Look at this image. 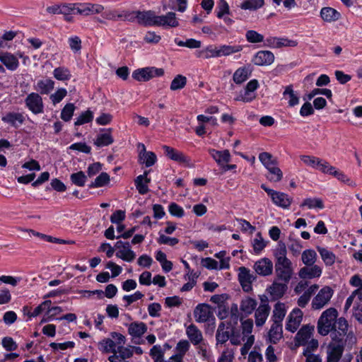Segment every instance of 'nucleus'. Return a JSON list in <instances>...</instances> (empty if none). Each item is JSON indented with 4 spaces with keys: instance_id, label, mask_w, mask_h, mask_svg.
<instances>
[{
    "instance_id": "nucleus-42",
    "label": "nucleus",
    "mask_w": 362,
    "mask_h": 362,
    "mask_svg": "<svg viewBox=\"0 0 362 362\" xmlns=\"http://www.w3.org/2000/svg\"><path fill=\"white\" fill-rule=\"evenodd\" d=\"M308 207L310 209H322L324 208V204L320 198H307L305 199L303 202L300 204V207Z\"/></svg>"
},
{
    "instance_id": "nucleus-5",
    "label": "nucleus",
    "mask_w": 362,
    "mask_h": 362,
    "mask_svg": "<svg viewBox=\"0 0 362 362\" xmlns=\"http://www.w3.org/2000/svg\"><path fill=\"white\" fill-rule=\"evenodd\" d=\"M110 337L111 338L103 339L100 342V345L105 352L113 354L121 345L125 344L126 337L123 334L115 332H111Z\"/></svg>"
},
{
    "instance_id": "nucleus-24",
    "label": "nucleus",
    "mask_w": 362,
    "mask_h": 362,
    "mask_svg": "<svg viewBox=\"0 0 362 362\" xmlns=\"http://www.w3.org/2000/svg\"><path fill=\"white\" fill-rule=\"evenodd\" d=\"M257 301L250 296L243 298L240 303V310L242 315L247 317L257 309Z\"/></svg>"
},
{
    "instance_id": "nucleus-18",
    "label": "nucleus",
    "mask_w": 362,
    "mask_h": 362,
    "mask_svg": "<svg viewBox=\"0 0 362 362\" xmlns=\"http://www.w3.org/2000/svg\"><path fill=\"white\" fill-rule=\"evenodd\" d=\"M133 356V349L131 346L121 345L112 355L108 357L110 362H127L126 360Z\"/></svg>"
},
{
    "instance_id": "nucleus-41",
    "label": "nucleus",
    "mask_w": 362,
    "mask_h": 362,
    "mask_svg": "<svg viewBox=\"0 0 362 362\" xmlns=\"http://www.w3.org/2000/svg\"><path fill=\"white\" fill-rule=\"evenodd\" d=\"M259 159L262 165L267 168L269 169L275 165H277L278 161L276 158H274L273 156L268 152H263L259 153Z\"/></svg>"
},
{
    "instance_id": "nucleus-51",
    "label": "nucleus",
    "mask_w": 362,
    "mask_h": 362,
    "mask_svg": "<svg viewBox=\"0 0 362 362\" xmlns=\"http://www.w3.org/2000/svg\"><path fill=\"white\" fill-rule=\"evenodd\" d=\"M71 182L78 187H83L86 182L87 177L83 171L72 173L70 176Z\"/></svg>"
},
{
    "instance_id": "nucleus-22",
    "label": "nucleus",
    "mask_w": 362,
    "mask_h": 362,
    "mask_svg": "<svg viewBox=\"0 0 362 362\" xmlns=\"http://www.w3.org/2000/svg\"><path fill=\"white\" fill-rule=\"evenodd\" d=\"M274 54L268 50H261L256 53L252 62L257 66H269L274 61Z\"/></svg>"
},
{
    "instance_id": "nucleus-62",
    "label": "nucleus",
    "mask_w": 362,
    "mask_h": 362,
    "mask_svg": "<svg viewBox=\"0 0 362 362\" xmlns=\"http://www.w3.org/2000/svg\"><path fill=\"white\" fill-rule=\"evenodd\" d=\"M332 175H334L341 182L346 183L349 186L356 187V185L355 182L352 181L347 175H346L343 172L340 170L335 169Z\"/></svg>"
},
{
    "instance_id": "nucleus-47",
    "label": "nucleus",
    "mask_w": 362,
    "mask_h": 362,
    "mask_svg": "<svg viewBox=\"0 0 362 362\" xmlns=\"http://www.w3.org/2000/svg\"><path fill=\"white\" fill-rule=\"evenodd\" d=\"M204 59L221 57L219 46L209 45L201 52Z\"/></svg>"
},
{
    "instance_id": "nucleus-63",
    "label": "nucleus",
    "mask_w": 362,
    "mask_h": 362,
    "mask_svg": "<svg viewBox=\"0 0 362 362\" xmlns=\"http://www.w3.org/2000/svg\"><path fill=\"white\" fill-rule=\"evenodd\" d=\"M3 347L7 351H13L17 349L18 344L16 343V341L13 339V338L9 337H6L2 339L1 341Z\"/></svg>"
},
{
    "instance_id": "nucleus-35",
    "label": "nucleus",
    "mask_w": 362,
    "mask_h": 362,
    "mask_svg": "<svg viewBox=\"0 0 362 362\" xmlns=\"http://www.w3.org/2000/svg\"><path fill=\"white\" fill-rule=\"evenodd\" d=\"M25 118L22 113L8 112L2 117V121L17 127L24 122Z\"/></svg>"
},
{
    "instance_id": "nucleus-10",
    "label": "nucleus",
    "mask_w": 362,
    "mask_h": 362,
    "mask_svg": "<svg viewBox=\"0 0 362 362\" xmlns=\"http://www.w3.org/2000/svg\"><path fill=\"white\" fill-rule=\"evenodd\" d=\"M345 346L347 345L331 340L327 348V362H339Z\"/></svg>"
},
{
    "instance_id": "nucleus-48",
    "label": "nucleus",
    "mask_w": 362,
    "mask_h": 362,
    "mask_svg": "<svg viewBox=\"0 0 362 362\" xmlns=\"http://www.w3.org/2000/svg\"><path fill=\"white\" fill-rule=\"evenodd\" d=\"M187 84V78L181 74L177 75L172 81L170 88L175 91L182 89Z\"/></svg>"
},
{
    "instance_id": "nucleus-13",
    "label": "nucleus",
    "mask_w": 362,
    "mask_h": 362,
    "mask_svg": "<svg viewBox=\"0 0 362 362\" xmlns=\"http://www.w3.org/2000/svg\"><path fill=\"white\" fill-rule=\"evenodd\" d=\"M271 312V307L267 301H262L255 310V322L257 327H262L266 322Z\"/></svg>"
},
{
    "instance_id": "nucleus-54",
    "label": "nucleus",
    "mask_w": 362,
    "mask_h": 362,
    "mask_svg": "<svg viewBox=\"0 0 362 362\" xmlns=\"http://www.w3.org/2000/svg\"><path fill=\"white\" fill-rule=\"evenodd\" d=\"M93 119V112L88 110L82 112L74 122L75 126H80L86 123L91 122Z\"/></svg>"
},
{
    "instance_id": "nucleus-49",
    "label": "nucleus",
    "mask_w": 362,
    "mask_h": 362,
    "mask_svg": "<svg viewBox=\"0 0 362 362\" xmlns=\"http://www.w3.org/2000/svg\"><path fill=\"white\" fill-rule=\"evenodd\" d=\"M110 182V176L106 173H101L89 185L90 188H98L103 187Z\"/></svg>"
},
{
    "instance_id": "nucleus-25",
    "label": "nucleus",
    "mask_w": 362,
    "mask_h": 362,
    "mask_svg": "<svg viewBox=\"0 0 362 362\" xmlns=\"http://www.w3.org/2000/svg\"><path fill=\"white\" fill-rule=\"evenodd\" d=\"M195 320L197 322H206L213 315L210 306L207 304H199L194 310Z\"/></svg>"
},
{
    "instance_id": "nucleus-20",
    "label": "nucleus",
    "mask_w": 362,
    "mask_h": 362,
    "mask_svg": "<svg viewBox=\"0 0 362 362\" xmlns=\"http://www.w3.org/2000/svg\"><path fill=\"white\" fill-rule=\"evenodd\" d=\"M314 329L313 325H303L295 337L296 344L298 346H305L308 341L313 337Z\"/></svg>"
},
{
    "instance_id": "nucleus-37",
    "label": "nucleus",
    "mask_w": 362,
    "mask_h": 362,
    "mask_svg": "<svg viewBox=\"0 0 362 362\" xmlns=\"http://www.w3.org/2000/svg\"><path fill=\"white\" fill-rule=\"evenodd\" d=\"M283 98L288 100L290 107H293L299 103V97L293 90L292 85L285 87L283 92Z\"/></svg>"
},
{
    "instance_id": "nucleus-30",
    "label": "nucleus",
    "mask_w": 362,
    "mask_h": 362,
    "mask_svg": "<svg viewBox=\"0 0 362 362\" xmlns=\"http://www.w3.org/2000/svg\"><path fill=\"white\" fill-rule=\"evenodd\" d=\"M186 334L189 338V341L194 346L199 345L203 341V335L202 332L198 327L192 324L189 325L186 329Z\"/></svg>"
},
{
    "instance_id": "nucleus-7",
    "label": "nucleus",
    "mask_w": 362,
    "mask_h": 362,
    "mask_svg": "<svg viewBox=\"0 0 362 362\" xmlns=\"http://www.w3.org/2000/svg\"><path fill=\"white\" fill-rule=\"evenodd\" d=\"M334 291L327 286L322 288L312 300V308L314 310H320L326 306L330 301Z\"/></svg>"
},
{
    "instance_id": "nucleus-56",
    "label": "nucleus",
    "mask_w": 362,
    "mask_h": 362,
    "mask_svg": "<svg viewBox=\"0 0 362 362\" xmlns=\"http://www.w3.org/2000/svg\"><path fill=\"white\" fill-rule=\"evenodd\" d=\"M230 13L229 5L226 0H219L217 6V17L222 18L226 14Z\"/></svg>"
},
{
    "instance_id": "nucleus-8",
    "label": "nucleus",
    "mask_w": 362,
    "mask_h": 362,
    "mask_svg": "<svg viewBox=\"0 0 362 362\" xmlns=\"http://www.w3.org/2000/svg\"><path fill=\"white\" fill-rule=\"evenodd\" d=\"M163 149L164 150L165 155L170 160L177 162L180 164L183 165L187 168L194 167L190 158L186 156L182 151H180L174 148L168 146H163Z\"/></svg>"
},
{
    "instance_id": "nucleus-50",
    "label": "nucleus",
    "mask_w": 362,
    "mask_h": 362,
    "mask_svg": "<svg viewBox=\"0 0 362 362\" xmlns=\"http://www.w3.org/2000/svg\"><path fill=\"white\" fill-rule=\"evenodd\" d=\"M150 356L154 362H168L163 359L164 350L160 345H154L150 350Z\"/></svg>"
},
{
    "instance_id": "nucleus-46",
    "label": "nucleus",
    "mask_w": 362,
    "mask_h": 362,
    "mask_svg": "<svg viewBox=\"0 0 362 362\" xmlns=\"http://www.w3.org/2000/svg\"><path fill=\"white\" fill-rule=\"evenodd\" d=\"M221 57H227L232 54L240 52L243 49L241 45H222L219 46Z\"/></svg>"
},
{
    "instance_id": "nucleus-11",
    "label": "nucleus",
    "mask_w": 362,
    "mask_h": 362,
    "mask_svg": "<svg viewBox=\"0 0 362 362\" xmlns=\"http://www.w3.org/2000/svg\"><path fill=\"white\" fill-rule=\"evenodd\" d=\"M148 327L143 322H134L128 326V333L132 336V341L140 344L143 341L141 337L147 332Z\"/></svg>"
},
{
    "instance_id": "nucleus-34",
    "label": "nucleus",
    "mask_w": 362,
    "mask_h": 362,
    "mask_svg": "<svg viewBox=\"0 0 362 362\" xmlns=\"http://www.w3.org/2000/svg\"><path fill=\"white\" fill-rule=\"evenodd\" d=\"M286 314V305L281 302H277L272 311V321L273 322L281 323Z\"/></svg>"
},
{
    "instance_id": "nucleus-39",
    "label": "nucleus",
    "mask_w": 362,
    "mask_h": 362,
    "mask_svg": "<svg viewBox=\"0 0 362 362\" xmlns=\"http://www.w3.org/2000/svg\"><path fill=\"white\" fill-rule=\"evenodd\" d=\"M113 141L114 139L111 135L110 129H108L107 132L98 134L94 144L100 147L110 145Z\"/></svg>"
},
{
    "instance_id": "nucleus-21",
    "label": "nucleus",
    "mask_w": 362,
    "mask_h": 362,
    "mask_svg": "<svg viewBox=\"0 0 362 362\" xmlns=\"http://www.w3.org/2000/svg\"><path fill=\"white\" fill-rule=\"evenodd\" d=\"M322 273L321 267L317 264L313 266H305L300 269L298 276L302 279H313L319 278Z\"/></svg>"
},
{
    "instance_id": "nucleus-9",
    "label": "nucleus",
    "mask_w": 362,
    "mask_h": 362,
    "mask_svg": "<svg viewBox=\"0 0 362 362\" xmlns=\"http://www.w3.org/2000/svg\"><path fill=\"white\" fill-rule=\"evenodd\" d=\"M261 187L270 196L273 203L276 206L287 209L291 204L292 199L288 194L269 189L265 185H262Z\"/></svg>"
},
{
    "instance_id": "nucleus-2",
    "label": "nucleus",
    "mask_w": 362,
    "mask_h": 362,
    "mask_svg": "<svg viewBox=\"0 0 362 362\" xmlns=\"http://www.w3.org/2000/svg\"><path fill=\"white\" fill-rule=\"evenodd\" d=\"M337 310L330 308L325 310L317 321V332L322 336H327L334 328L337 321Z\"/></svg>"
},
{
    "instance_id": "nucleus-23",
    "label": "nucleus",
    "mask_w": 362,
    "mask_h": 362,
    "mask_svg": "<svg viewBox=\"0 0 362 362\" xmlns=\"http://www.w3.org/2000/svg\"><path fill=\"white\" fill-rule=\"evenodd\" d=\"M156 26L164 28H176L179 26V21L174 12H168L165 15L157 16Z\"/></svg>"
},
{
    "instance_id": "nucleus-57",
    "label": "nucleus",
    "mask_w": 362,
    "mask_h": 362,
    "mask_svg": "<svg viewBox=\"0 0 362 362\" xmlns=\"http://www.w3.org/2000/svg\"><path fill=\"white\" fill-rule=\"evenodd\" d=\"M241 320V329H242V334H243L244 337H249L248 335L251 334L252 329H253V325L254 322L252 319H246L245 320Z\"/></svg>"
},
{
    "instance_id": "nucleus-45",
    "label": "nucleus",
    "mask_w": 362,
    "mask_h": 362,
    "mask_svg": "<svg viewBox=\"0 0 362 362\" xmlns=\"http://www.w3.org/2000/svg\"><path fill=\"white\" fill-rule=\"evenodd\" d=\"M54 77L59 81H68L71 78V71L68 68L59 66L54 69Z\"/></svg>"
},
{
    "instance_id": "nucleus-6",
    "label": "nucleus",
    "mask_w": 362,
    "mask_h": 362,
    "mask_svg": "<svg viewBox=\"0 0 362 362\" xmlns=\"http://www.w3.org/2000/svg\"><path fill=\"white\" fill-rule=\"evenodd\" d=\"M25 106L34 115L44 112V103L42 96L36 92L29 93L25 98Z\"/></svg>"
},
{
    "instance_id": "nucleus-52",
    "label": "nucleus",
    "mask_w": 362,
    "mask_h": 362,
    "mask_svg": "<svg viewBox=\"0 0 362 362\" xmlns=\"http://www.w3.org/2000/svg\"><path fill=\"white\" fill-rule=\"evenodd\" d=\"M300 160L307 166L311 167L314 169H317L318 164H320V158L308 155L300 156Z\"/></svg>"
},
{
    "instance_id": "nucleus-43",
    "label": "nucleus",
    "mask_w": 362,
    "mask_h": 362,
    "mask_svg": "<svg viewBox=\"0 0 362 362\" xmlns=\"http://www.w3.org/2000/svg\"><path fill=\"white\" fill-rule=\"evenodd\" d=\"M264 4V0H244L239 6L243 10L255 11L262 8Z\"/></svg>"
},
{
    "instance_id": "nucleus-33",
    "label": "nucleus",
    "mask_w": 362,
    "mask_h": 362,
    "mask_svg": "<svg viewBox=\"0 0 362 362\" xmlns=\"http://www.w3.org/2000/svg\"><path fill=\"white\" fill-rule=\"evenodd\" d=\"M268 337L270 342L276 344L283 337L282 323L273 322L268 332Z\"/></svg>"
},
{
    "instance_id": "nucleus-53",
    "label": "nucleus",
    "mask_w": 362,
    "mask_h": 362,
    "mask_svg": "<svg viewBox=\"0 0 362 362\" xmlns=\"http://www.w3.org/2000/svg\"><path fill=\"white\" fill-rule=\"evenodd\" d=\"M75 106L73 103L66 104L61 112V118L64 122H69L71 120L75 110Z\"/></svg>"
},
{
    "instance_id": "nucleus-59",
    "label": "nucleus",
    "mask_w": 362,
    "mask_h": 362,
    "mask_svg": "<svg viewBox=\"0 0 362 362\" xmlns=\"http://www.w3.org/2000/svg\"><path fill=\"white\" fill-rule=\"evenodd\" d=\"M245 37L247 40L251 43H257L264 41V36L252 30L247 31Z\"/></svg>"
},
{
    "instance_id": "nucleus-29",
    "label": "nucleus",
    "mask_w": 362,
    "mask_h": 362,
    "mask_svg": "<svg viewBox=\"0 0 362 362\" xmlns=\"http://www.w3.org/2000/svg\"><path fill=\"white\" fill-rule=\"evenodd\" d=\"M149 172V170H145L143 175H139L134 180L136 188L140 194H146L149 191L148 184L151 182V179L147 177Z\"/></svg>"
},
{
    "instance_id": "nucleus-61",
    "label": "nucleus",
    "mask_w": 362,
    "mask_h": 362,
    "mask_svg": "<svg viewBox=\"0 0 362 362\" xmlns=\"http://www.w3.org/2000/svg\"><path fill=\"white\" fill-rule=\"evenodd\" d=\"M286 246L284 243L282 241H280L278 243V245L276 246V248L274 252V256L276 260L277 259H287L286 257Z\"/></svg>"
},
{
    "instance_id": "nucleus-4",
    "label": "nucleus",
    "mask_w": 362,
    "mask_h": 362,
    "mask_svg": "<svg viewBox=\"0 0 362 362\" xmlns=\"http://www.w3.org/2000/svg\"><path fill=\"white\" fill-rule=\"evenodd\" d=\"M164 74L162 68L148 66L134 70L132 73V78L137 81H148L153 78L159 77Z\"/></svg>"
},
{
    "instance_id": "nucleus-36",
    "label": "nucleus",
    "mask_w": 362,
    "mask_h": 362,
    "mask_svg": "<svg viewBox=\"0 0 362 362\" xmlns=\"http://www.w3.org/2000/svg\"><path fill=\"white\" fill-rule=\"evenodd\" d=\"M320 16L325 21L331 23L339 20L341 14L334 8L324 7L321 9Z\"/></svg>"
},
{
    "instance_id": "nucleus-31",
    "label": "nucleus",
    "mask_w": 362,
    "mask_h": 362,
    "mask_svg": "<svg viewBox=\"0 0 362 362\" xmlns=\"http://www.w3.org/2000/svg\"><path fill=\"white\" fill-rule=\"evenodd\" d=\"M54 88V81L51 78H45L37 81L34 86V89L38 92L40 95H47Z\"/></svg>"
},
{
    "instance_id": "nucleus-60",
    "label": "nucleus",
    "mask_w": 362,
    "mask_h": 362,
    "mask_svg": "<svg viewBox=\"0 0 362 362\" xmlns=\"http://www.w3.org/2000/svg\"><path fill=\"white\" fill-rule=\"evenodd\" d=\"M67 90L65 88H58L54 93L50 95V100L53 105L60 103L66 95Z\"/></svg>"
},
{
    "instance_id": "nucleus-26",
    "label": "nucleus",
    "mask_w": 362,
    "mask_h": 362,
    "mask_svg": "<svg viewBox=\"0 0 362 362\" xmlns=\"http://www.w3.org/2000/svg\"><path fill=\"white\" fill-rule=\"evenodd\" d=\"M254 269L257 274L261 276H268L272 273L273 263L267 258H262L255 262Z\"/></svg>"
},
{
    "instance_id": "nucleus-16",
    "label": "nucleus",
    "mask_w": 362,
    "mask_h": 362,
    "mask_svg": "<svg viewBox=\"0 0 362 362\" xmlns=\"http://www.w3.org/2000/svg\"><path fill=\"white\" fill-rule=\"evenodd\" d=\"M279 281L280 280L277 279H275L267 288V291L273 300H276L282 298L288 289V282H280Z\"/></svg>"
},
{
    "instance_id": "nucleus-58",
    "label": "nucleus",
    "mask_w": 362,
    "mask_h": 362,
    "mask_svg": "<svg viewBox=\"0 0 362 362\" xmlns=\"http://www.w3.org/2000/svg\"><path fill=\"white\" fill-rule=\"evenodd\" d=\"M269 172L271 176L267 177V178L272 181V182H279L281 180L283 177V173L282 171L279 168L277 167V165H275L272 168H270L267 169Z\"/></svg>"
},
{
    "instance_id": "nucleus-12",
    "label": "nucleus",
    "mask_w": 362,
    "mask_h": 362,
    "mask_svg": "<svg viewBox=\"0 0 362 362\" xmlns=\"http://www.w3.org/2000/svg\"><path fill=\"white\" fill-rule=\"evenodd\" d=\"M233 329V327L231 326L230 323L221 322L218 325L216 332V347L226 344L229 340Z\"/></svg>"
},
{
    "instance_id": "nucleus-38",
    "label": "nucleus",
    "mask_w": 362,
    "mask_h": 362,
    "mask_svg": "<svg viewBox=\"0 0 362 362\" xmlns=\"http://www.w3.org/2000/svg\"><path fill=\"white\" fill-rule=\"evenodd\" d=\"M317 250L320 253L322 259L327 266H332L335 262L336 256L330 250L327 248L317 246Z\"/></svg>"
},
{
    "instance_id": "nucleus-40",
    "label": "nucleus",
    "mask_w": 362,
    "mask_h": 362,
    "mask_svg": "<svg viewBox=\"0 0 362 362\" xmlns=\"http://www.w3.org/2000/svg\"><path fill=\"white\" fill-rule=\"evenodd\" d=\"M316 252L312 249L304 250L301 255V260L305 266H313L317 261Z\"/></svg>"
},
{
    "instance_id": "nucleus-14",
    "label": "nucleus",
    "mask_w": 362,
    "mask_h": 362,
    "mask_svg": "<svg viewBox=\"0 0 362 362\" xmlns=\"http://www.w3.org/2000/svg\"><path fill=\"white\" fill-rule=\"evenodd\" d=\"M115 247L118 250V252L116 253L117 257L129 262L135 259L136 254L131 250L129 243L119 240L115 243Z\"/></svg>"
},
{
    "instance_id": "nucleus-3",
    "label": "nucleus",
    "mask_w": 362,
    "mask_h": 362,
    "mask_svg": "<svg viewBox=\"0 0 362 362\" xmlns=\"http://www.w3.org/2000/svg\"><path fill=\"white\" fill-rule=\"evenodd\" d=\"M275 272L278 280L289 282L293 273L291 261L288 258L276 260Z\"/></svg>"
},
{
    "instance_id": "nucleus-27",
    "label": "nucleus",
    "mask_w": 362,
    "mask_h": 362,
    "mask_svg": "<svg viewBox=\"0 0 362 362\" xmlns=\"http://www.w3.org/2000/svg\"><path fill=\"white\" fill-rule=\"evenodd\" d=\"M156 18L153 11H139L137 23L144 26H156Z\"/></svg>"
},
{
    "instance_id": "nucleus-55",
    "label": "nucleus",
    "mask_w": 362,
    "mask_h": 362,
    "mask_svg": "<svg viewBox=\"0 0 362 362\" xmlns=\"http://www.w3.org/2000/svg\"><path fill=\"white\" fill-rule=\"evenodd\" d=\"M252 246L256 254L260 253L266 247V242L264 240L260 233H258L257 237L253 240Z\"/></svg>"
},
{
    "instance_id": "nucleus-1",
    "label": "nucleus",
    "mask_w": 362,
    "mask_h": 362,
    "mask_svg": "<svg viewBox=\"0 0 362 362\" xmlns=\"http://www.w3.org/2000/svg\"><path fill=\"white\" fill-rule=\"evenodd\" d=\"M332 341L346 344L352 346L356 342V337L351 330H349V324L344 317H339L334 329L330 332Z\"/></svg>"
},
{
    "instance_id": "nucleus-32",
    "label": "nucleus",
    "mask_w": 362,
    "mask_h": 362,
    "mask_svg": "<svg viewBox=\"0 0 362 362\" xmlns=\"http://www.w3.org/2000/svg\"><path fill=\"white\" fill-rule=\"evenodd\" d=\"M209 153L220 165L227 163L230 160V154L228 150L217 151L215 149H209Z\"/></svg>"
},
{
    "instance_id": "nucleus-19",
    "label": "nucleus",
    "mask_w": 362,
    "mask_h": 362,
    "mask_svg": "<svg viewBox=\"0 0 362 362\" xmlns=\"http://www.w3.org/2000/svg\"><path fill=\"white\" fill-rule=\"evenodd\" d=\"M139 161L148 168L153 165L157 161L156 155L152 151H146L145 145L139 143L138 144Z\"/></svg>"
},
{
    "instance_id": "nucleus-28",
    "label": "nucleus",
    "mask_w": 362,
    "mask_h": 362,
    "mask_svg": "<svg viewBox=\"0 0 362 362\" xmlns=\"http://www.w3.org/2000/svg\"><path fill=\"white\" fill-rule=\"evenodd\" d=\"M0 62L10 71H16L18 66V59L11 53H0Z\"/></svg>"
},
{
    "instance_id": "nucleus-15",
    "label": "nucleus",
    "mask_w": 362,
    "mask_h": 362,
    "mask_svg": "<svg viewBox=\"0 0 362 362\" xmlns=\"http://www.w3.org/2000/svg\"><path fill=\"white\" fill-rule=\"evenodd\" d=\"M303 315V313L300 309L294 308L287 317L286 329L293 333L295 332L302 322Z\"/></svg>"
},
{
    "instance_id": "nucleus-17",
    "label": "nucleus",
    "mask_w": 362,
    "mask_h": 362,
    "mask_svg": "<svg viewBox=\"0 0 362 362\" xmlns=\"http://www.w3.org/2000/svg\"><path fill=\"white\" fill-rule=\"evenodd\" d=\"M255 279L256 277L247 268L244 267L239 268L238 279L244 291L250 292L252 291V283Z\"/></svg>"
},
{
    "instance_id": "nucleus-44",
    "label": "nucleus",
    "mask_w": 362,
    "mask_h": 362,
    "mask_svg": "<svg viewBox=\"0 0 362 362\" xmlns=\"http://www.w3.org/2000/svg\"><path fill=\"white\" fill-rule=\"evenodd\" d=\"M250 76L247 69L241 67L238 69L233 76V80L236 84H241L245 82Z\"/></svg>"
},
{
    "instance_id": "nucleus-64",
    "label": "nucleus",
    "mask_w": 362,
    "mask_h": 362,
    "mask_svg": "<svg viewBox=\"0 0 362 362\" xmlns=\"http://www.w3.org/2000/svg\"><path fill=\"white\" fill-rule=\"evenodd\" d=\"M234 358V351L226 348L221 354L217 362H232Z\"/></svg>"
}]
</instances>
